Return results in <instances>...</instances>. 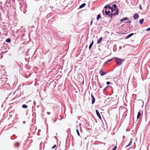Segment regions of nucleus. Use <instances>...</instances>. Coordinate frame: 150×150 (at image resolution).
Instances as JSON below:
<instances>
[{
  "label": "nucleus",
  "instance_id": "obj_27",
  "mask_svg": "<svg viewBox=\"0 0 150 150\" xmlns=\"http://www.w3.org/2000/svg\"><path fill=\"white\" fill-rule=\"evenodd\" d=\"M114 15H113V14H112V13H111V14H110V16H109L110 18H111V19H112V16Z\"/></svg>",
  "mask_w": 150,
  "mask_h": 150
},
{
  "label": "nucleus",
  "instance_id": "obj_35",
  "mask_svg": "<svg viewBox=\"0 0 150 150\" xmlns=\"http://www.w3.org/2000/svg\"><path fill=\"white\" fill-rule=\"evenodd\" d=\"M117 148V146H115L114 148L112 149V150H116V149Z\"/></svg>",
  "mask_w": 150,
  "mask_h": 150
},
{
  "label": "nucleus",
  "instance_id": "obj_46",
  "mask_svg": "<svg viewBox=\"0 0 150 150\" xmlns=\"http://www.w3.org/2000/svg\"><path fill=\"white\" fill-rule=\"evenodd\" d=\"M8 49H9V47H8Z\"/></svg>",
  "mask_w": 150,
  "mask_h": 150
},
{
  "label": "nucleus",
  "instance_id": "obj_31",
  "mask_svg": "<svg viewBox=\"0 0 150 150\" xmlns=\"http://www.w3.org/2000/svg\"><path fill=\"white\" fill-rule=\"evenodd\" d=\"M110 10H111L112 12L113 11H114L113 8V6L112 7V8L110 9Z\"/></svg>",
  "mask_w": 150,
  "mask_h": 150
},
{
  "label": "nucleus",
  "instance_id": "obj_48",
  "mask_svg": "<svg viewBox=\"0 0 150 150\" xmlns=\"http://www.w3.org/2000/svg\"><path fill=\"white\" fill-rule=\"evenodd\" d=\"M12 103H10V104H12Z\"/></svg>",
  "mask_w": 150,
  "mask_h": 150
},
{
  "label": "nucleus",
  "instance_id": "obj_25",
  "mask_svg": "<svg viewBox=\"0 0 150 150\" xmlns=\"http://www.w3.org/2000/svg\"><path fill=\"white\" fill-rule=\"evenodd\" d=\"M109 87V86H107L103 90V93H104L105 91V90L106 89Z\"/></svg>",
  "mask_w": 150,
  "mask_h": 150
},
{
  "label": "nucleus",
  "instance_id": "obj_26",
  "mask_svg": "<svg viewBox=\"0 0 150 150\" xmlns=\"http://www.w3.org/2000/svg\"><path fill=\"white\" fill-rule=\"evenodd\" d=\"M108 4L106 5V6H105L104 7V8H105V10H106L107 11V10H108Z\"/></svg>",
  "mask_w": 150,
  "mask_h": 150
},
{
  "label": "nucleus",
  "instance_id": "obj_17",
  "mask_svg": "<svg viewBox=\"0 0 150 150\" xmlns=\"http://www.w3.org/2000/svg\"><path fill=\"white\" fill-rule=\"evenodd\" d=\"M52 120L53 122L54 123L56 121L57 119L54 117H52Z\"/></svg>",
  "mask_w": 150,
  "mask_h": 150
},
{
  "label": "nucleus",
  "instance_id": "obj_7",
  "mask_svg": "<svg viewBox=\"0 0 150 150\" xmlns=\"http://www.w3.org/2000/svg\"><path fill=\"white\" fill-rule=\"evenodd\" d=\"M91 97L92 98V104H93L94 103L95 101V98L93 96L92 94L91 95Z\"/></svg>",
  "mask_w": 150,
  "mask_h": 150
},
{
  "label": "nucleus",
  "instance_id": "obj_9",
  "mask_svg": "<svg viewBox=\"0 0 150 150\" xmlns=\"http://www.w3.org/2000/svg\"><path fill=\"white\" fill-rule=\"evenodd\" d=\"M110 10H108V11H107L106 10H105V13L106 15H108V16H110Z\"/></svg>",
  "mask_w": 150,
  "mask_h": 150
},
{
  "label": "nucleus",
  "instance_id": "obj_19",
  "mask_svg": "<svg viewBox=\"0 0 150 150\" xmlns=\"http://www.w3.org/2000/svg\"><path fill=\"white\" fill-rule=\"evenodd\" d=\"M144 20V19H141L139 21V23L140 24H142L143 23Z\"/></svg>",
  "mask_w": 150,
  "mask_h": 150
},
{
  "label": "nucleus",
  "instance_id": "obj_40",
  "mask_svg": "<svg viewBox=\"0 0 150 150\" xmlns=\"http://www.w3.org/2000/svg\"><path fill=\"white\" fill-rule=\"evenodd\" d=\"M47 114L48 115H50V112H47Z\"/></svg>",
  "mask_w": 150,
  "mask_h": 150
},
{
  "label": "nucleus",
  "instance_id": "obj_2",
  "mask_svg": "<svg viewBox=\"0 0 150 150\" xmlns=\"http://www.w3.org/2000/svg\"><path fill=\"white\" fill-rule=\"evenodd\" d=\"M18 2L20 5V9L21 11L25 14L27 11V6L25 4V1L18 0Z\"/></svg>",
  "mask_w": 150,
  "mask_h": 150
},
{
  "label": "nucleus",
  "instance_id": "obj_12",
  "mask_svg": "<svg viewBox=\"0 0 150 150\" xmlns=\"http://www.w3.org/2000/svg\"><path fill=\"white\" fill-rule=\"evenodd\" d=\"M78 127V125H77L76 126V132H77V134L78 135V136H80V133L79 132V129H78L77 128V127Z\"/></svg>",
  "mask_w": 150,
  "mask_h": 150
},
{
  "label": "nucleus",
  "instance_id": "obj_38",
  "mask_svg": "<svg viewBox=\"0 0 150 150\" xmlns=\"http://www.w3.org/2000/svg\"><path fill=\"white\" fill-rule=\"evenodd\" d=\"M127 23H131V21H129L127 22Z\"/></svg>",
  "mask_w": 150,
  "mask_h": 150
},
{
  "label": "nucleus",
  "instance_id": "obj_14",
  "mask_svg": "<svg viewBox=\"0 0 150 150\" xmlns=\"http://www.w3.org/2000/svg\"><path fill=\"white\" fill-rule=\"evenodd\" d=\"M132 139H130V141L129 142V144L126 146V147H127L131 145V144H132Z\"/></svg>",
  "mask_w": 150,
  "mask_h": 150
},
{
  "label": "nucleus",
  "instance_id": "obj_29",
  "mask_svg": "<svg viewBox=\"0 0 150 150\" xmlns=\"http://www.w3.org/2000/svg\"><path fill=\"white\" fill-rule=\"evenodd\" d=\"M79 127H80V131L81 132V131H82V127L81 126V125L80 124H79Z\"/></svg>",
  "mask_w": 150,
  "mask_h": 150
},
{
  "label": "nucleus",
  "instance_id": "obj_8",
  "mask_svg": "<svg viewBox=\"0 0 150 150\" xmlns=\"http://www.w3.org/2000/svg\"><path fill=\"white\" fill-rule=\"evenodd\" d=\"M141 110H140L139 111V112L138 113V114H137V119H139L140 117V116L141 115Z\"/></svg>",
  "mask_w": 150,
  "mask_h": 150
},
{
  "label": "nucleus",
  "instance_id": "obj_42",
  "mask_svg": "<svg viewBox=\"0 0 150 150\" xmlns=\"http://www.w3.org/2000/svg\"><path fill=\"white\" fill-rule=\"evenodd\" d=\"M125 136H123V139H125Z\"/></svg>",
  "mask_w": 150,
  "mask_h": 150
},
{
  "label": "nucleus",
  "instance_id": "obj_41",
  "mask_svg": "<svg viewBox=\"0 0 150 150\" xmlns=\"http://www.w3.org/2000/svg\"><path fill=\"white\" fill-rule=\"evenodd\" d=\"M82 79H83V81L82 83L83 84V82H84V81H83V77H82Z\"/></svg>",
  "mask_w": 150,
  "mask_h": 150
},
{
  "label": "nucleus",
  "instance_id": "obj_1",
  "mask_svg": "<svg viewBox=\"0 0 150 150\" xmlns=\"http://www.w3.org/2000/svg\"><path fill=\"white\" fill-rule=\"evenodd\" d=\"M10 9H11L10 11V20L11 21L10 25H12L13 26H16L18 19L16 17V9L15 7L11 6H10Z\"/></svg>",
  "mask_w": 150,
  "mask_h": 150
},
{
  "label": "nucleus",
  "instance_id": "obj_32",
  "mask_svg": "<svg viewBox=\"0 0 150 150\" xmlns=\"http://www.w3.org/2000/svg\"><path fill=\"white\" fill-rule=\"evenodd\" d=\"M106 84L107 85H109L110 84V82L107 81L106 82Z\"/></svg>",
  "mask_w": 150,
  "mask_h": 150
},
{
  "label": "nucleus",
  "instance_id": "obj_6",
  "mask_svg": "<svg viewBox=\"0 0 150 150\" xmlns=\"http://www.w3.org/2000/svg\"><path fill=\"white\" fill-rule=\"evenodd\" d=\"M133 17L134 20H136L139 18V15L136 13L133 15Z\"/></svg>",
  "mask_w": 150,
  "mask_h": 150
},
{
  "label": "nucleus",
  "instance_id": "obj_45",
  "mask_svg": "<svg viewBox=\"0 0 150 150\" xmlns=\"http://www.w3.org/2000/svg\"><path fill=\"white\" fill-rule=\"evenodd\" d=\"M102 87V86H100V88H101Z\"/></svg>",
  "mask_w": 150,
  "mask_h": 150
},
{
  "label": "nucleus",
  "instance_id": "obj_11",
  "mask_svg": "<svg viewBox=\"0 0 150 150\" xmlns=\"http://www.w3.org/2000/svg\"><path fill=\"white\" fill-rule=\"evenodd\" d=\"M134 34V33H130V34H129L128 35H127L125 38L126 39H127L128 38H129L132 35H133Z\"/></svg>",
  "mask_w": 150,
  "mask_h": 150
},
{
  "label": "nucleus",
  "instance_id": "obj_20",
  "mask_svg": "<svg viewBox=\"0 0 150 150\" xmlns=\"http://www.w3.org/2000/svg\"><path fill=\"white\" fill-rule=\"evenodd\" d=\"M22 107L23 108L26 109L28 108V106L26 105L23 104L22 105Z\"/></svg>",
  "mask_w": 150,
  "mask_h": 150
},
{
  "label": "nucleus",
  "instance_id": "obj_36",
  "mask_svg": "<svg viewBox=\"0 0 150 150\" xmlns=\"http://www.w3.org/2000/svg\"><path fill=\"white\" fill-rule=\"evenodd\" d=\"M146 30L148 31H150V27L146 29Z\"/></svg>",
  "mask_w": 150,
  "mask_h": 150
},
{
  "label": "nucleus",
  "instance_id": "obj_33",
  "mask_svg": "<svg viewBox=\"0 0 150 150\" xmlns=\"http://www.w3.org/2000/svg\"><path fill=\"white\" fill-rule=\"evenodd\" d=\"M102 12L104 16H105L104 10H102Z\"/></svg>",
  "mask_w": 150,
  "mask_h": 150
},
{
  "label": "nucleus",
  "instance_id": "obj_37",
  "mask_svg": "<svg viewBox=\"0 0 150 150\" xmlns=\"http://www.w3.org/2000/svg\"><path fill=\"white\" fill-rule=\"evenodd\" d=\"M93 23V20H92L90 22V25H92Z\"/></svg>",
  "mask_w": 150,
  "mask_h": 150
},
{
  "label": "nucleus",
  "instance_id": "obj_43",
  "mask_svg": "<svg viewBox=\"0 0 150 150\" xmlns=\"http://www.w3.org/2000/svg\"><path fill=\"white\" fill-rule=\"evenodd\" d=\"M35 103V101H34L33 102V104H34Z\"/></svg>",
  "mask_w": 150,
  "mask_h": 150
},
{
  "label": "nucleus",
  "instance_id": "obj_39",
  "mask_svg": "<svg viewBox=\"0 0 150 150\" xmlns=\"http://www.w3.org/2000/svg\"><path fill=\"white\" fill-rule=\"evenodd\" d=\"M139 6H140V9H142V6H141V5L140 4L139 5Z\"/></svg>",
  "mask_w": 150,
  "mask_h": 150
},
{
  "label": "nucleus",
  "instance_id": "obj_10",
  "mask_svg": "<svg viewBox=\"0 0 150 150\" xmlns=\"http://www.w3.org/2000/svg\"><path fill=\"white\" fill-rule=\"evenodd\" d=\"M128 20V18L127 17H125L123 19H121L120 20V22H122L123 21H126V20Z\"/></svg>",
  "mask_w": 150,
  "mask_h": 150
},
{
  "label": "nucleus",
  "instance_id": "obj_22",
  "mask_svg": "<svg viewBox=\"0 0 150 150\" xmlns=\"http://www.w3.org/2000/svg\"><path fill=\"white\" fill-rule=\"evenodd\" d=\"M113 6V7L114 8V10L115 11L116 9V8L117 7V5L115 4H113V6Z\"/></svg>",
  "mask_w": 150,
  "mask_h": 150
},
{
  "label": "nucleus",
  "instance_id": "obj_5",
  "mask_svg": "<svg viewBox=\"0 0 150 150\" xmlns=\"http://www.w3.org/2000/svg\"><path fill=\"white\" fill-rule=\"evenodd\" d=\"M99 73L102 76H104L107 74L106 72H104L102 69H101L99 71Z\"/></svg>",
  "mask_w": 150,
  "mask_h": 150
},
{
  "label": "nucleus",
  "instance_id": "obj_23",
  "mask_svg": "<svg viewBox=\"0 0 150 150\" xmlns=\"http://www.w3.org/2000/svg\"><path fill=\"white\" fill-rule=\"evenodd\" d=\"M100 18V14H98L96 18V19L97 21L98 20L99 18Z\"/></svg>",
  "mask_w": 150,
  "mask_h": 150
},
{
  "label": "nucleus",
  "instance_id": "obj_24",
  "mask_svg": "<svg viewBox=\"0 0 150 150\" xmlns=\"http://www.w3.org/2000/svg\"><path fill=\"white\" fill-rule=\"evenodd\" d=\"M112 59H109V60H108L107 61H106L105 62V64L108 63V62L111 61L112 60Z\"/></svg>",
  "mask_w": 150,
  "mask_h": 150
},
{
  "label": "nucleus",
  "instance_id": "obj_16",
  "mask_svg": "<svg viewBox=\"0 0 150 150\" xmlns=\"http://www.w3.org/2000/svg\"><path fill=\"white\" fill-rule=\"evenodd\" d=\"M93 40H92V42L90 44L89 47V49L90 50L92 47L93 45Z\"/></svg>",
  "mask_w": 150,
  "mask_h": 150
},
{
  "label": "nucleus",
  "instance_id": "obj_18",
  "mask_svg": "<svg viewBox=\"0 0 150 150\" xmlns=\"http://www.w3.org/2000/svg\"><path fill=\"white\" fill-rule=\"evenodd\" d=\"M118 9H117L116 10V12L114 13H112V14H113V15L115 16L117 15L118 14Z\"/></svg>",
  "mask_w": 150,
  "mask_h": 150
},
{
  "label": "nucleus",
  "instance_id": "obj_3",
  "mask_svg": "<svg viewBox=\"0 0 150 150\" xmlns=\"http://www.w3.org/2000/svg\"><path fill=\"white\" fill-rule=\"evenodd\" d=\"M113 59H115V61L117 64L120 66L121 65L122 62L125 61V59L118 58L117 57H114Z\"/></svg>",
  "mask_w": 150,
  "mask_h": 150
},
{
  "label": "nucleus",
  "instance_id": "obj_30",
  "mask_svg": "<svg viewBox=\"0 0 150 150\" xmlns=\"http://www.w3.org/2000/svg\"><path fill=\"white\" fill-rule=\"evenodd\" d=\"M6 42H9V38L7 39L6 40Z\"/></svg>",
  "mask_w": 150,
  "mask_h": 150
},
{
  "label": "nucleus",
  "instance_id": "obj_44",
  "mask_svg": "<svg viewBox=\"0 0 150 150\" xmlns=\"http://www.w3.org/2000/svg\"><path fill=\"white\" fill-rule=\"evenodd\" d=\"M12 0V1H13V2H14V0Z\"/></svg>",
  "mask_w": 150,
  "mask_h": 150
},
{
  "label": "nucleus",
  "instance_id": "obj_28",
  "mask_svg": "<svg viewBox=\"0 0 150 150\" xmlns=\"http://www.w3.org/2000/svg\"><path fill=\"white\" fill-rule=\"evenodd\" d=\"M112 7H111L109 4H108V9L109 10H110V9Z\"/></svg>",
  "mask_w": 150,
  "mask_h": 150
},
{
  "label": "nucleus",
  "instance_id": "obj_4",
  "mask_svg": "<svg viewBox=\"0 0 150 150\" xmlns=\"http://www.w3.org/2000/svg\"><path fill=\"white\" fill-rule=\"evenodd\" d=\"M96 114L97 115L98 117V118L101 120H102V119L101 118V116L100 115V113L97 110H96Z\"/></svg>",
  "mask_w": 150,
  "mask_h": 150
},
{
  "label": "nucleus",
  "instance_id": "obj_47",
  "mask_svg": "<svg viewBox=\"0 0 150 150\" xmlns=\"http://www.w3.org/2000/svg\"><path fill=\"white\" fill-rule=\"evenodd\" d=\"M108 9L107 10V11H108Z\"/></svg>",
  "mask_w": 150,
  "mask_h": 150
},
{
  "label": "nucleus",
  "instance_id": "obj_13",
  "mask_svg": "<svg viewBox=\"0 0 150 150\" xmlns=\"http://www.w3.org/2000/svg\"><path fill=\"white\" fill-rule=\"evenodd\" d=\"M102 37H100V38L97 41V44H98L100 43V42L102 41Z\"/></svg>",
  "mask_w": 150,
  "mask_h": 150
},
{
  "label": "nucleus",
  "instance_id": "obj_15",
  "mask_svg": "<svg viewBox=\"0 0 150 150\" xmlns=\"http://www.w3.org/2000/svg\"><path fill=\"white\" fill-rule=\"evenodd\" d=\"M86 5L85 3H83L81 4L79 7V8L81 9L84 7Z\"/></svg>",
  "mask_w": 150,
  "mask_h": 150
},
{
  "label": "nucleus",
  "instance_id": "obj_49",
  "mask_svg": "<svg viewBox=\"0 0 150 150\" xmlns=\"http://www.w3.org/2000/svg\"><path fill=\"white\" fill-rule=\"evenodd\" d=\"M11 39H10V42H11Z\"/></svg>",
  "mask_w": 150,
  "mask_h": 150
},
{
  "label": "nucleus",
  "instance_id": "obj_34",
  "mask_svg": "<svg viewBox=\"0 0 150 150\" xmlns=\"http://www.w3.org/2000/svg\"><path fill=\"white\" fill-rule=\"evenodd\" d=\"M56 147V145H54L52 147V149H54Z\"/></svg>",
  "mask_w": 150,
  "mask_h": 150
},
{
  "label": "nucleus",
  "instance_id": "obj_21",
  "mask_svg": "<svg viewBox=\"0 0 150 150\" xmlns=\"http://www.w3.org/2000/svg\"><path fill=\"white\" fill-rule=\"evenodd\" d=\"M20 146V144L18 142H17L15 144V146L16 147H18Z\"/></svg>",
  "mask_w": 150,
  "mask_h": 150
}]
</instances>
